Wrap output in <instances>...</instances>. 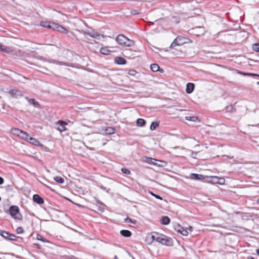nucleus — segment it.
Listing matches in <instances>:
<instances>
[{
    "instance_id": "obj_1",
    "label": "nucleus",
    "mask_w": 259,
    "mask_h": 259,
    "mask_svg": "<svg viewBox=\"0 0 259 259\" xmlns=\"http://www.w3.org/2000/svg\"><path fill=\"white\" fill-rule=\"evenodd\" d=\"M40 26L49 29L57 30L61 33L66 34L68 31L63 26L51 21H42L40 23Z\"/></svg>"
},
{
    "instance_id": "obj_2",
    "label": "nucleus",
    "mask_w": 259,
    "mask_h": 259,
    "mask_svg": "<svg viewBox=\"0 0 259 259\" xmlns=\"http://www.w3.org/2000/svg\"><path fill=\"white\" fill-rule=\"evenodd\" d=\"M116 40L119 45L124 47H131L134 43L133 40L122 34L118 35L116 36Z\"/></svg>"
},
{
    "instance_id": "obj_3",
    "label": "nucleus",
    "mask_w": 259,
    "mask_h": 259,
    "mask_svg": "<svg viewBox=\"0 0 259 259\" xmlns=\"http://www.w3.org/2000/svg\"><path fill=\"white\" fill-rule=\"evenodd\" d=\"M156 241L167 246H171L172 245V240L170 238L159 233H158V236L157 238H156Z\"/></svg>"
},
{
    "instance_id": "obj_4",
    "label": "nucleus",
    "mask_w": 259,
    "mask_h": 259,
    "mask_svg": "<svg viewBox=\"0 0 259 259\" xmlns=\"http://www.w3.org/2000/svg\"><path fill=\"white\" fill-rule=\"evenodd\" d=\"M9 211L11 215L17 220H21L22 215L19 212V209L18 206H11L9 208Z\"/></svg>"
},
{
    "instance_id": "obj_5",
    "label": "nucleus",
    "mask_w": 259,
    "mask_h": 259,
    "mask_svg": "<svg viewBox=\"0 0 259 259\" xmlns=\"http://www.w3.org/2000/svg\"><path fill=\"white\" fill-rule=\"evenodd\" d=\"M187 39L185 37L182 36L177 37L171 44L170 48L171 49L174 48L176 46H181L187 42Z\"/></svg>"
},
{
    "instance_id": "obj_6",
    "label": "nucleus",
    "mask_w": 259,
    "mask_h": 259,
    "mask_svg": "<svg viewBox=\"0 0 259 259\" xmlns=\"http://www.w3.org/2000/svg\"><path fill=\"white\" fill-rule=\"evenodd\" d=\"M85 33L93 38H96L100 40H102L104 38V36L103 34L97 32L88 31H85Z\"/></svg>"
},
{
    "instance_id": "obj_7",
    "label": "nucleus",
    "mask_w": 259,
    "mask_h": 259,
    "mask_svg": "<svg viewBox=\"0 0 259 259\" xmlns=\"http://www.w3.org/2000/svg\"><path fill=\"white\" fill-rule=\"evenodd\" d=\"M58 126L57 127V130L60 131L61 132L65 131L66 128L65 126L67 125V123L64 121L62 120H59L56 123Z\"/></svg>"
},
{
    "instance_id": "obj_8",
    "label": "nucleus",
    "mask_w": 259,
    "mask_h": 259,
    "mask_svg": "<svg viewBox=\"0 0 259 259\" xmlns=\"http://www.w3.org/2000/svg\"><path fill=\"white\" fill-rule=\"evenodd\" d=\"M33 200L38 204H42L44 203L43 198L38 194H34L33 196Z\"/></svg>"
},
{
    "instance_id": "obj_9",
    "label": "nucleus",
    "mask_w": 259,
    "mask_h": 259,
    "mask_svg": "<svg viewBox=\"0 0 259 259\" xmlns=\"http://www.w3.org/2000/svg\"><path fill=\"white\" fill-rule=\"evenodd\" d=\"M114 62L119 65H123L126 64V60L122 57H116L114 59Z\"/></svg>"
},
{
    "instance_id": "obj_10",
    "label": "nucleus",
    "mask_w": 259,
    "mask_h": 259,
    "mask_svg": "<svg viewBox=\"0 0 259 259\" xmlns=\"http://www.w3.org/2000/svg\"><path fill=\"white\" fill-rule=\"evenodd\" d=\"M0 51L7 53H11L13 51L11 48L6 47L0 44Z\"/></svg>"
},
{
    "instance_id": "obj_11",
    "label": "nucleus",
    "mask_w": 259,
    "mask_h": 259,
    "mask_svg": "<svg viewBox=\"0 0 259 259\" xmlns=\"http://www.w3.org/2000/svg\"><path fill=\"white\" fill-rule=\"evenodd\" d=\"M190 179L194 180H202L204 178V177L202 175H199L196 174H191L190 176Z\"/></svg>"
},
{
    "instance_id": "obj_12",
    "label": "nucleus",
    "mask_w": 259,
    "mask_h": 259,
    "mask_svg": "<svg viewBox=\"0 0 259 259\" xmlns=\"http://www.w3.org/2000/svg\"><path fill=\"white\" fill-rule=\"evenodd\" d=\"M186 86V93L187 94H191L194 90V84L192 83H188Z\"/></svg>"
},
{
    "instance_id": "obj_13",
    "label": "nucleus",
    "mask_w": 259,
    "mask_h": 259,
    "mask_svg": "<svg viewBox=\"0 0 259 259\" xmlns=\"http://www.w3.org/2000/svg\"><path fill=\"white\" fill-rule=\"evenodd\" d=\"M19 137L27 141H28L29 136L27 134V133L21 131V133H20L19 135Z\"/></svg>"
},
{
    "instance_id": "obj_14",
    "label": "nucleus",
    "mask_w": 259,
    "mask_h": 259,
    "mask_svg": "<svg viewBox=\"0 0 259 259\" xmlns=\"http://www.w3.org/2000/svg\"><path fill=\"white\" fill-rule=\"evenodd\" d=\"M160 223L162 225H168L170 223V219L167 216H163L160 219Z\"/></svg>"
},
{
    "instance_id": "obj_15",
    "label": "nucleus",
    "mask_w": 259,
    "mask_h": 259,
    "mask_svg": "<svg viewBox=\"0 0 259 259\" xmlns=\"http://www.w3.org/2000/svg\"><path fill=\"white\" fill-rule=\"evenodd\" d=\"M120 233L122 236L125 237H129L132 235V233L131 232V231L127 230H121Z\"/></svg>"
},
{
    "instance_id": "obj_16",
    "label": "nucleus",
    "mask_w": 259,
    "mask_h": 259,
    "mask_svg": "<svg viewBox=\"0 0 259 259\" xmlns=\"http://www.w3.org/2000/svg\"><path fill=\"white\" fill-rule=\"evenodd\" d=\"M10 93L14 97H17L18 96H21V93L17 90H11L10 91Z\"/></svg>"
},
{
    "instance_id": "obj_17",
    "label": "nucleus",
    "mask_w": 259,
    "mask_h": 259,
    "mask_svg": "<svg viewBox=\"0 0 259 259\" xmlns=\"http://www.w3.org/2000/svg\"><path fill=\"white\" fill-rule=\"evenodd\" d=\"M146 158V162H147L148 163L154 165L159 166V165L157 164V163L155 162V161H156V160L155 159L150 158V157H147Z\"/></svg>"
},
{
    "instance_id": "obj_18",
    "label": "nucleus",
    "mask_w": 259,
    "mask_h": 259,
    "mask_svg": "<svg viewBox=\"0 0 259 259\" xmlns=\"http://www.w3.org/2000/svg\"><path fill=\"white\" fill-rule=\"evenodd\" d=\"M105 133L107 134H112L115 133V130L114 128L112 127H105V129L104 130Z\"/></svg>"
},
{
    "instance_id": "obj_19",
    "label": "nucleus",
    "mask_w": 259,
    "mask_h": 259,
    "mask_svg": "<svg viewBox=\"0 0 259 259\" xmlns=\"http://www.w3.org/2000/svg\"><path fill=\"white\" fill-rule=\"evenodd\" d=\"M26 99L28 100V102L30 104L33 105L35 107H38L39 106V104L38 102L35 101V100L34 99H29L27 97H26Z\"/></svg>"
},
{
    "instance_id": "obj_20",
    "label": "nucleus",
    "mask_w": 259,
    "mask_h": 259,
    "mask_svg": "<svg viewBox=\"0 0 259 259\" xmlns=\"http://www.w3.org/2000/svg\"><path fill=\"white\" fill-rule=\"evenodd\" d=\"M1 235L4 238L9 240L11 234L5 231H2L1 232Z\"/></svg>"
},
{
    "instance_id": "obj_21",
    "label": "nucleus",
    "mask_w": 259,
    "mask_h": 259,
    "mask_svg": "<svg viewBox=\"0 0 259 259\" xmlns=\"http://www.w3.org/2000/svg\"><path fill=\"white\" fill-rule=\"evenodd\" d=\"M137 124L139 126H143L145 124V121L142 118H139L137 120Z\"/></svg>"
},
{
    "instance_id": "obj_22",
    "label": "nucleus",
    "mask_w": 259,
    "mask_h": 259,
    "mask_svg": "<svg viewBox=\"0 0 259 259\" xmlns=\"http://www.w3.org/2000/svg\"><path fill=\"white\" fill-rule=\"evenodd\" d=\"M150 68L152 71L156 72L159 70V66L157 64H152L150 66Z\"/></svg>"
},
{
    "instance_id": "obj_23",
    "label": "nucleus",
    "mask_w": 259,
    "mask_h": 259,
    "mask_svg": "<svg viewBox=\"0 0 259 259\" xmlns=\"http://www.w3.org/2000/svg\"><path fill=\"white\" fill-rule=\"evenodd\" d=\"M30 143L33 144V145H38L39 144V142L34 139V138H31L30 137H29V141H28Z\"/></svg>"
},
{
    "instance_id": "obj_24",
    "label": "nucleus",
    "mask_w": 259,
    "mask_h": 259,
    "mask_svg": "<svg viewBox=\"0 0 259 259\" xmlns=\"http://www.w3.org/2000/svg\"><path fill=\"white\" fill-rule=\"evenodd\" d=\"M210 178L212 179V180L209 181V183H210L212 184H219V183L218 181L219 177H218L217 176H211Z\"/></svg>"
},
{
    "instance_id": "obj_25",
    "label": "nucleus",
    "mask_w": 259,
    "mask_h": 259,
    "mask_svg": "<svg viewBox=\"0 0 259 259\" xmlns=\"http://www.w3.org/2000/svg\"><path fill=\"white\" fill-rule=\"evenodd\" d=\"M159 124L158 122H152L151 124L150 128L151 131L155 130L158 126Z\"/></svg>"
},
{
    "instance_id": "obj_26",
    "label": "nucleus",
    "mask_w": 259,
    "mask_h": 259,
    "mask_svg": "<svg viewBox=\"0 0 259 259\" xmlns=\"http://www.w3.org/2000/svg\"><path fill=\"white\" fill-rule=\"evenodd\" d=\"M185 119L187 120H189L193 122H196L198 120V118L196 116H186Z\"/></svg>"
},
{
    "instance_id": "obj_27",
    "label": "nucleus",
    "mask_w": 259,
    "mask_h": 259,
    "mask_svg": "<svg viewBox=\"0 0 259 259\" xmlns=\"http://www.w3.org/2000/svg\"><path fill=\"white\" fill-rule=\"evenodd\" d=\"M100 51L101 53L106 55L109 54L110 52V51L106 48H101Z\"/></svg>"
},
{
    "instance_id": "obj_28",
    "label": "nucleus",
    "mask_w": 259,
    "mask_h": 259,
    "mask_svg": "<svg viewBox=\"0 0 259 259\" xmlns=\"http://www.w3.org/2000/svg\"><path fill=\"white\" fill-rule=\"evenodd\" d=\"M54 179L56 182H57L60 184H63L64 182V179L60 177H58V176L55 177H54Z\"/></svg>"
},
{
    "instance_id": "obj_29",
    "label": "nucleus",
    "mask_w": 259,
    "mask_h": 259,
    "mask_svg": "<svg viewBox=\"0 0 259 259\" xmlns=\"http://www.w3.org/2000/svg\"><path fill=\"white\" fill-rule=\"evenodd\" d=\"M252 49L253 51L258 52H259V44H254L252 45Z\"/></svg>"
},
{
    "instance_id": "obj_30",
    "label": "nucleus",
    "mask_w": 259,
    "mask_h": 259,
    "mask_svg": "<svg viewBox=\"0 0 259 259\" xmlns=\"http://www.w3.org/2000/svg\"><path fill=\"white\" fill-rule=\"evenodd\" d=\"M241 74L243 75H248L251 76H258L259 77V75L255 73H245V72H242L241 73Z\"/></svg>"
},
{
    "instance_id": "obj_31",
    "label": "nucleus",
    "mask_w": 259,
    "mask_h": 259,
    "mask_svg": "<svg viewBox=\"0 0 259 259\" xmlns=\"http://www.w3.org/2000/svg\"><path fill=\"white\" fill-rule=\"evenodd\" d=\"M12 131H13V133L14 135H16L18 137H19V135L20 133H21V131L18 128H14V129L12 130Z\"/></svg>"
},
{
    "instance_id": "obj_32",
    "label": "nucleus",
    "mask_w": 259,
    "mask_h": 259,
    "mask_svg": "<svg viewBox=\"0 0 259 259\" xmlns=\"http://www.w3.org/2000/svg\"><path fill=\"white\" fill-rule=\"evenodd\" d=\"M181 234L184 236H187L188 235L187 229H185L182 227V232H181Z\"/></svg>"
},
{
    "instance_id": "obj_33",
    "label": "nucleus",
    "mask_w": 259,
    "mask_h": 259,
    "mask_svg": "<svg viewBox=\"0 0 259 259\" xmlns=\"http://www.w3.org/2000/svg\"><path fill=\"white\" fill-rule=\"evenodd\" d=\"M23 229L21 227H19L16 229V232L18 234H21L23 233Z\"/></svg>"
},
{
    "instance_id": "obj_34",
    "label": "nucleus",
    "mask_w": 259,
    "mask_h": 259,
    "mask_svg": "<svg viewBox=\"0 0 259 259\" xmlns=\"http://www.w3.org/2000/svg\"><path fill=\"white\" fill-rule=\"evenodd\" d=\"M158 236V233L157 232H153V234L152 235V238L153 240L156 241V238H157V236Z\"/></svg>"
},
{
    "instance_id": "obj_35",
    "label": "nucleus",
    "mask_w": 259,
    "mask_h": 259,
    "mask_svg": "<svg viewBox=\"0 0 259 259\" xmlns=\"http://www.w3.org/2000/svg\"><path fill=\"white\" fill-rule=\"evenodd\" d=\"M125 221L126 222L133 223L134 224H136V221L135 220H132L131 218L127 217L126 219H125Z\"/></svg>"
},
{
    "instance_id": "obj_36",
    "label": "nucleus",
    "mask_w": 259,
    "mask_h": 259,
    "mask_svg": "<svg viewBox=\"0 0 259 259\" xmlns=\"http://www.w3.org/2000/svg\"><path fill=\"white\" fill-rule=\"evenodd\" d=\"M18 237H17L14 234H11L9 240H16Z\"/></svg>"
},
{
    "instance_id": "obj_37",
    "label": "nucleus",
    "mask_w": 259,
    "mask_h": 259,
    "mask_svg": "<svg viewBox=\"0 0 259 259\" xmlns=\"http://www.w3.org/2000/svg\"><path fill=\"white\" fill-rule=\"evenodd\" d=\"M121 171H122V172L123 174H126V175H129L131 173V172H130V171L129 170H128L126 168H122L121 169Z\"/></svg>"
},
{
    "instance_id": "obj_38",
    "label": "nucleus",
    "mask_w": 259,
    "mask_h": 259,
    "mask_svg": "<svg viewBox=\"0 0 259 259\" xmlns=\"http://www.w3.org/2000/svg\"><path fill=\"white\" fill-rule=\"evenodd\" d=\"M218 181H219V184L220 185H223L225 183V179L224 178H219V180H218Z\"/></svg>"
},
{
    "instance_id": "obj_39",
    "label": "nucleus",
    "mask_w": 259,
    "mask_h": 259,
    "mask_svg": "<svg viewBox=\"0 0 259 259\" xmlns=\"http://www.w3.org/2000/svg\"><path fill=\"white\" fill-rule=\"evenodd\" d=\"M137 73V71L135 70H130L128 71V74L132 76H134Z\"/></svg>"
},
{
    "instance_id": "obj_40",
    "label": "nucleus",
    "mask_w": 259,
    "mask_h": 259,
    "mask_svg": "<svg viewBox=\"0 0 259 259\" xmlns=\"http://www.w3.org/2000/svg\"><path fill=\"white\" fill-rule=\"evenodd\" d=\"M37 239L44 242H47V240L45 238H44L41 235H38L37 237Z\"/></svg>"
},
{
    "instance_id": "obj_41",
    "label": "nucleus",
    "mask_w": 259,
    "mask_h": 259,
    "mask_svg": "<svg viewBox=\"0 0 259 259\" xmlns=\"http://www.w3.org/2000/svg\"><path fill=\"white\" fill-rule=\"evenodd\" d=\"M154 197L157 199H158L160 200H162V198L161 196H160L159 195H154Z\"/></svg>"
},
{
    "instance_id": "obj_42",
    "label": "nucleus",
    "mask_w": 259,
    "mask_h": 259,
    "mask_svg": "<svg viewBox=\"0 0 259 259\" xmlns=\"http://www.w3.org/2000/svg\"><path fill=\"white\" fill-rule=\"evenodd\" d=\"M4 180L3 178H2L1 177H0V185H2L4 183Z\"/></svg>"
},
{
    "instance_id": "obj_43",
    "label": "nucleus",
    "mask_w": 259,
    "mask_h": 259,
    "mask_svg": "<svg viewBox=\"0 0 259 259\" xmlns=\"http://www.w3.org/2000/svg\"><path fill=\"white\" fill-rule=\"evenodd\" d=\"M186 229L189 230L190 232H192L193 231V227L192 226H189L188 228H186Z\"/></svg>"
},
{
    "instance_id": "obj_44",
    "label": "nucleus",
    "mask_w": 259,
    "mask_h": 259,
    "mask_svg": "<svg viewBox=\"0 0 259 259\" xmlns=\"http://www.w3.org/2000/svg\"><path fill=\"white\" fill-rule=\"evenodd\" d=\"M50 63H58V62H57L55 60H51V61H49ZM58 64H60V63H58Z\"/></svg>"
},
{
    "instance_id": "obj_45",
    "label": "nucleus",
    "mask_w": 259,
    "mask_h": 259,
    "mask_svg": "<svg viewBox=\"0 0 259 259\" xmlns=\"http://www.w3.org/2000/svg\"><path fill=\"white\" fill-rule=\"evenodd\" d=\"M98 210H100L101 212L104 211V209L103 208L99 207Z\"/></svg>"
},
{
    "instance_id": "obj_46",
    "label": "nucleus",
    "mask_w": 259,
    "mask_h": 259,
    "mask_svg": "<svg viewBox=\"0 0 259 259\" xmlns=\"http://www.w3.org/2000/svg\"><path fill=\"white\" fill-rule=\"evenodd\" d=\"M34 245L36 246L37 248H38V249L40 248V246L39 244H38L37 243H35Z\"/></svg>"
},
{
    "instance_id": "obj_47",
    "label": "nucleus",
    "mask_w": 259,
    "mask_h": 259,
    "mask_svg": "<svg viewBox=\"0 0 259 259\" xmlns=\"http://www.w3.org/2000/svg\"><path fill=\"white\" fill-rule=\"evenodd\" d=\"M191 151L192 155H193L194 154L196 155L198 153L197 152H193L192 151Z\"/></svg>"
},
{
    "instance_id": "obj_48",
    "label": "nucleus",
    "mask_w": 259,
    "mask_h": 259,
    "mask_svg": "<svg viewBox=\"0 0 259 259\" xmlns=\"http://www.w3.org/2000/svg\"><path fill=\"white\" fill-rule=\"evenodd\" d=\"M256 252L259 255V248L256 250Z\"/></svg>"
},
{
    "instance_id": "obj_49",
    "label": "nucleus",
    "mask_w": 259,
    "mask_h": 259,
    "mask_svg": "<svg viewBox=\"0 0 259 259\" xmlns=\"http://www.w3.org/2000/svg\"><path fill=\"white\" fill-rule=\"evenodd\" d=\"M177 231H178V232H179V233H181V232H182V227L181 228V229H180L178 230H177Z\"/></svg>"
},
{
    "instance_id": "obj_50",
    "label": "nucleus",
    "mask_w": 259,
    "mask_h": 259,
    "mask_svg": "<svg viewBox=\"0 0 259 259\" xmlns=\"http://www.w3.org/2000/svg\"><path fill=\"white\" fill-rule=\"evenodd\" d=\"M247 259H254L253 257H251V256H249L247 257Z\"/></svg>"
},
{
    "instance_id": "obj_51",
    "label": "nucleus",
    "mask_w": 259,
    "mask_h": 259,
    "mask_svg": "<svg viewBox=\"0 0 259 259\" xmlns=\"http://www.w3.org/2000/svg\"><path fill=\"white\" fill-rule=\"evenodd\" d=\"M214 226H216V227H220L221 226L219 225H213Z\"/></svg>"
},
{
    "instance_id": "obj_52",
    "label": "nucleus",
    "mask_w": 259,
    "mask_h": 259,
    "mask_svg": "<svg viewBox=\"0 0 259 259\" xmlns=\"http://www.w3.org/2000/svg\"><path fill=\"white\" fill-rule=\"evenodd\" d=\"M151 194H152L153 196H154V195H155V194H154V193H152V192H151Z\"/></svg>"
},
{
    "instance_id": "obj_53",
    "label": "nucleus",
    "mask_w": 259,
    "mask_h": 259,
    "mask_svg": "<svg viewBox=\"0 0 259 259\" xmlns=\"http://www.w3.org/2000/svg\"><path fill=\"white\" fill-rule=\"evenodd\" d=\"M151 194H152L153 196H154V195H155V194H154V193H152V192H151Z\"/></svg>"
},
{
    "instance_id": "obj_54",
    "label": "nucleus",
    "mask_w": 259,
    "mask_h": 259,
    "mask_svg": "<svg viewBox=\"0 0 259 259\" xmlns=\"http://www.w3.org/2000/svg\"><path fill=\"white\" fill-rule=\"evenodd\" d=\"M257 202L258 204H259V198L257 199Z\"/></svg>"
},
{
    "instance_id": "obj_55",
    "label": "nucleus",
    "mask_w": 259,
    "mask_h": 259,
    "mask_svg": "<svg viewBox=\"0 0 259 259\" xmlns=\"http://www.w3.org/2000/svg\"><path fill=\"white\" fill-rule=\"evenodd\" d=\"M179 110V111H183V110H182V109Z\"/></svg>"
},
{
    "instance_id": "obj_56",
    "label": "nucleus",
    "mask_w": 259,
    "mask_h": 259,
    "mask_svg": "<svg viewBox=\"0 0 259 259\" xmlns=\"http://www.w3.org/2000/svg\"><path fill=\"white\" fill-rule=\"evenodd\" d=\"M257 84H259V82H257Z\"/></svg>"
}]
</instances>
